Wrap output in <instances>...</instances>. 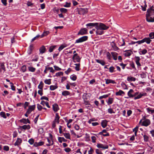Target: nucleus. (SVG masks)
I'll list each match as a JSON object with an SVG mask.
<instances>
[{
    "label": "nucleus",
    "mask_w": 154,
    "mask_h": 154,
    "mask_svg": "<svg viewBox=\"0 0 154 154\" xmlns=\"http://www.w3.org/2000/svg\"><path fill=\"white\" fill-rule=\"evenodd\" d=\"M44 85V84L43 83V82L42 81L40 82L39 85L38 86V88L41 90H42Z\"/></svg>",
    "instance_id": "72a5a7b5"
},
{
    "label": "nucleus",
    "mask_w": 154,
    "mask_h": 154,
    "mask_svg": "<svg viewBox=\"0 0 154 154\" xmlns=\"http://www.w3.org/2000/svg\"><path fill=\"white\" fill-rule=\"evenodd\" d=\"M63 75V72H57L56 73L55 75L54 76V77L55 76H60V75Z\"/></svg>",
    "instance_id": "49530a36"
},
{
    "label": "nucleus",
    "mask_w": 154,
    "mask_h": 154,
    "mask_svg": "<svg viewBox=\"0 0 154 154\" xmlns=\"http://www.w3.org/2000/svg\"><path fill=\"white\" fill-rule=\"evenodd\" d=\"M152 16L149 14H146V21L148 22H154V17L153 18L151 17Z\"/></svg>",
    "instance_id": "f03ea898"
},
{
    "label": "nucleus",
    "mask_w": 154,
    "mask_h": 154,
    "mask_svg": "<svg viewBox=\"0 0 154 154\" xmlns=\"http://www.w3.org/2000/svg\"><path fill=\"white\" fill-rule=\"evenodd\" d=\"M146 110L149 113H151L152 114L154 113V110H152V108L150 107L147 108Z\"/></svg>",
    "instance_id": "e433bc0d"
},
{
    "label": "nucleus",
    "mask_w": 154,
    "mask_h": 154,
    "mask_svg": "<svg viewBox=\"0 0 154 154\" xmlns=\"http://www.w3.org/2000/svg\"><path fill=\"white\" fill-rule=\"evenodd\" d=\"M34 49V47L33 45H31L29 47L27 53L29 54H30L32 53V51Z\"/></svg>",
    "instance_id": "f8f14e48"
},
{
    "label": "nucleus",
    "mask_w": 154,
    "mask_h": 154,
    "mask_svg": "<svg viewBox=\"0 0 154 154\" xmlns=\"http://www.w3.org/2000/svg\"><path fill=\"white\" fill-rule=\"evenodd\" d=\"M125 51L126 52L125 54V56L129 57L133 53L132 51L131 50L126 51Z\"/></svg>",
    "instance_id": "4be33fe9"
},
{
    "label": "nucleus",
    "mask_w": 154,
    "mask_h": 154,
    "mask_svg": "<svg viewBox=\"0 0 154 154\" xmlns=\"http://www.w3.org/2000/svg\"><path fill=\"white\" fill-rule=\"evenodd\" d=\"M153 6H152L150 8L147 9V14H149L151 16H154V9L152 8Z\"/></svg>",
    "instance_id": "6e6552de"
},
{
    "label": "nucleus",
    "mask_w": 154,
    "mask_h": 154,
    "mask_svg": "<svg viewBox=\"0 0 154 154\" xmlns=\"http://www.w3.org/2000/svg\"><path fill=\"white\" fill-rule=\"evenodd\" d=\"M70 79L74 81L76 80L77 76L73 74L70 76Z\"/></svg>",
    "instance_id": "37998d69"
},
{
    "label": "nucleus",
    "mask_w": 154,
    "mask_h": 154,
    "mask_svg": "<svg viewBox=\"0 0 154 154\" xmlns=\"http://www.w3.org/2000/svg\"><path fill=\"white\" fill-rule=\"evenodd\" d=\"M70 5H71L70 3H68V2H66V4L64 5L63 6L65 7H66V8L69 7H70Z\"/></svg>",
    "instance_id": "bf43d9fd"
},
{
    "label": "nucleus",
    "mask_w": 154,
    "mask_h": 154,
    "mask_svg": "<svg viewBox=\"0 0 154 154\" xmlns=\"http://www.w3.org/2000/svg\"><path fill=\"white\" fill-rule=\"evenodd\" d=\"M87 94H84L82 97V98L83 99V100L84 101H87Z\"/></svg>",
    "instance_id": "680f3d73"
},
{
    "label": "nucleus",
    "mask_w": 154,
    "mask_h": 154,
    "mask_svg": "<svg viewBox=\"0 0 154 154\" xmlns=\"http://www.w3.org/2000/svg\"><path fill=\"white\" fill-rule=\"evenodd\" d=\"M95 152L97 154H103L101 150L98 149H95Z\"/></svg>",
    "instance_id": "052dcab7"
},
{
    "label": "nucleus",
    "mask_w": 154,
    "mask_h": 154,
    "mask_svg": "<svg viewBox=\"0 0 154 154\" xmlns=\"http://www.w3.org/2000/svg\"><path fill=\"white\" fill-rule=\"evenodd\" d=\"M114 99L112 97H109L108 100H106V102L108 105H109L112 104L113 101Z\"/></svg>",
    "instance_id": "a878e982"
},
{
    "label": "nucleus",
    "mask_w": 154,
    "mask_h": 154,
    "mask_svg": "<svg viewBox=\"0 0 154 154\" xmlns=\"http://www.w3.org/2000/svg\"><path fill=\"white\" fill-rule=\"evenodd\" d=\"M98 27L100 28V29L102 30H106L109 27L106 26L104 24L102 23H99L98 25Z\"/></svg>",
    "instance_id": "7ed1b4c3"
},
{
    "label": "nucleus",
    "mask_w": 154,
    "mask_h": 154,
    "mask_svg": "<svg viewBox=\"0 0 154 154\" xmlns=\"http://www.w3.org/2000/svg\"><path fill=\"white\" fill-rule=\"evenodd\" d=\"M20 122H21L23 123L24 124H26L27 123L30 124V122L28 119H25L23 118L20 120Z\"/></svg>",
    "instance_id": "f3484780"
},
{
    "label": "nucleus",
    "mask_w": 154,
    "mask_h": 154,
    "mask_svg": "<svg viewBox=\"0 0 154 154\" xmlns=\"http://www.w3.org/2000/svg\"><path fill=\"white\" fill-rule=\"evenodd\" d=\"M0 115L2 117L5 119L6 118V116L5 112H0Z\"/></svg>",
    "instance_id": "a18cd8bd"
},
{
    "label": "nucleus",
    "mask_w": 154,
    "mask_h": 154,
    "mask_svg": "<svg viewBox=\"0 0 154 154\" xmlns=\"http://www.w3.org/2000/svg\"><path fill=\"white\" fill-rule=\"evenodd\" d=\"M115 69V68L113 66H111L109 68V71L110 72H115V71H114V69Z\"/></svg>",
    "instance_id": "603ef678"
},
{
    "label": "nucleus",
    "mask_w": 154,
    "mask_h": 154,
    "mask_svg": "<svg viewBox=\"0 0 154 154\" xmlns=\"http://www.w3.org/2000/svg\"><path fill=\"white\" fill-rule=\"evenodd\" d=\"M127 80L129 82H135L136 81V78L133 77L128 76L127 78Z\"/></svg>",
    "instance_id": "7c9ffc66"
},
{
    "label": "nucleus",
    "mask_w": 154,
    "mask_h": 154,
    "mask_svg": "<svg viewBox=\"0 0 154 154\" xmlns=\"http://www.w3.org/2000/svg\"><path fill=\"white\" fill-rule=\"evenodd\" d=\"M54 68L55 70L57 71H60L61 70V69L59 68V67L56 66H54Z\"/></svg>",
    "instance_id": "0e129e2a"
},
{
    "label": "nucleus",
    "mask_w": 154,
    "mask_h": 154,
    "mask_svg": "<svg viewBox=\"0 0 154 154\" xmlns=\"http://www.w3.org/2000/svg\"><path fill=\"white\" fill-rule=\"evenodd\" d=\"M150 121L149 119H146L143 121L141 124L142 126L147 127L150 124Z\"/></svg>",
    "instance_id": "423d86ee"
},
{
    "label": "nucleus",
    "mask_w": 154,
    "mask_h": 154,
    "mask_svg": "<svg viewBox=\"0 0 154 154\" xmlns=\"http://www.w3.org/2000/svg\"><path fill=\"white\" fill-rule=\"evenodd\" d=\"M146 73L147 72H142L140 74L141 77L142 79L146 78Z\"/></svg>",
    "instance_id": "79ce46f5"
},
{
    "label": "nucleus",
    "mask_w": 154,
    "mask_h": 154,
    "mask_svg": "<svg viewBox=\"0 0 154 154\" xmlns=\"http://www.w3.org/2000/svg\"><path fill=\"white\" fill-rule=\"evenodd\" d=\"M22 142V140L20 138H18L16 142L14 144L15 146H18Z\"/></svg>",
    "instance_id": "5701e85b"
},
{
    "label": "nucleus",
    "mask_w": 154,
    "mask_h": 154,
    "mask_svg": "<svg viewBox=\"0 0 154 154\" xmlns=\"http://www.w3.org/2000/svg\"><path fill=\"white\" fill-rule=\"evenodd\" d=\"M107 120H105L102 121L101 123V125L102 127L104 128H105L107 125Z\"/></svg>",
    "instance_id": "b1692460"
},
{
    "label": "nucleus",
    "mask_w": 154,
    "mask_h": 154,
    "mask_svg": "<svg viewBox=\"0 0 154 154\" xmlns=\"http://www.w3.org/2000/svg\"><path fill=\"white\" fill-rule=\"evenodd\" d=\"M88 12V9L87 8H80L79 12V14H82L84 15L86 14Z\"/></svg>",
    "instance_id": "20e7f679"
},
{
    "label": "nucleus",
    "mask_w": 154,
    "mask_h": 154,
    "mask_svg": "<svg viewBox=\"0 0 154 154\" xmlns=\"http://www.w3.org/2000/svg\"><path fill=\"white\" fill-rule=\"evenodd\" d=\"M35 108V105H30L29 106V108L27 110V113L30 114L32 111L34 110Z\"/></svg>",
    "instance_id": "0eeeda50"
},
{
    "label": "nucleus",
    "mask_w": 154,
    "mask_h": 154,
    "mask_svg": "<svg viewBox=\"0 0 154 154\" xmlns=\"http://www.w3.org/2000/svg\"><path fill=\"white\" fill-rule=\"evenodd\" d=\"M110 95V94H107L104 95H103V96H100L99 97V99L101 100V99H102L103 98H106L107 97H108Z\"/></svg>",
    "instance_id": "c9c22d12"
},
{
    "label": "nucleus",
    "mask_w": 154,
    "mask_h": 154,
    "mask_svg": "<svg viewBox=\"0 0 154 154\" xmlns=\"http://www.w3.org/2000/svg\"><path fill=\"white\" fill-rule=\"evenodd\" d=\"M37 109H38V110L39 111L41 110L42 109V108H43V107L42 106L38 104H37Z\"/></svg>",
    "instance_id": "4d7b16f0"
},
{
    "label": "nucleus",
    "mask_w": 154,
    "mask_h": 154,
    "mask_svg": "<svg viewBox=\"0 0 154 154\" xmlns=\"http://www.w3.org/2000/svg\"><path fill=\"white\" fill-rule=\"evenodd\" d=\"M95 61L97 63H100L102 66H104L105 64V62L103 60L95 59Z\"/></svg>",
    "instance_id": "c85d7f7f"
},
{
    "label": "nucleus",
    "mask_w": 154,
    "mask_h": 154,
    "mask_svg": "<svg viewBox=\"0 0 154 154\" xmlns=\"http://www.w3.org/2000/svg\"><path fill=\"white\" fill-rule=\"evenodd\" d=\"M144 141L145 142H147L149 140V137L146 135L144 134L143 135Z\"/></svg>",
    "instance_id": "de8ad7c7"
},
{
    "label": "nucleus",
    "mask_w": 154,
    "mask_h": 154,
    "mask_svg": "<svg viewBox=\"0 0 154 154\" xmlns=\"http://www.w3.org/2000/svg\"><path fill=\"white\" fill-rule=\"evenodd\" d=\"M96 28L97 29L96 33L97 35H101L104 32L98 27V25L97 26V27H96Z\"/></svg>",
    "instance_id": "1a4fd4ad"
},
{
    "label": "nucleus",
    "mask_w": 154,
    "mask_h": 154,
    "mask_svg": "<svg viewBox=\"0 0 154 154\" xmlns=\"http://www.w3.org/2000/svg\"><path fill=\"white\" fill-rule=\"evenodd\" d=\"M146 94H147L146 93H144L143 94L140 93L139 95L134 98V99L136 100L139 99L141 98L143 96H146Z\"/></svg>",
    "instance_id": "2eb2a0df"
},
{
    "label": "nucleus",
    "mask_w": 154,
    "mask_h": 154,
    "mask_svg": "<svg viewBox=\"0 0 154 154\" xmlns=\"http://www.w3.org/2000/svg\"><path fill=\"white\" fill-rule=\"evenodd\" d=\"M66 47V46H64L63 45H61L59 48L58 50L59 51H61L62 49H63L64 48Z\"/></svg>",
    "instance_id": "6e6d98bb"
},
{
    "label": "nucleus",
    "mask_w": 154,
    "mask_h": 154,
    "mask_svg": "<svg viewBox=\"0 0 154 154\" xmlns=\"http://www.w3.org/2000/svg\"><path fill=\"white\" fill-rule=\"evenodd\" d=\"M29 103L27 102H25L24 104V107L25 109H26L27 106H28Z\"/></svg>",
    "instance_id": "13d9d810"
},
{
    "label": "nucleus",
    "mask_w": 154,
    "mask_h": 154,
    "mask_svg": "<svg viewBox=\"0 0 154 154\" xmlns=\"http://www.w3.org/2000/svg\"><path fill=\"white\" fill-rule=\"evenodd\" d=\"M21 70L23 72H24L26 71V67L25 65H23L22 66L21 68Z\"/></svg>",
    "instance_id": "3c124183"
},
{
    "label": "nucleus",
    "mask_w": 154,
    "mask_h": 154,
    "mask_svg": "<svg viewBox=\"0 0 154 154\" xmlns=\"http://www.w3.org/2000/svg\"><path fill=\"white\" fill-rule=\"evenodd\" d=\"M60 118V117L59 116L58 114V113H56V114L55 119L54 121V122H57L58 124L59 123V119Z\"/></svg>",
    "instance_id": "393cba45"
},
{
    "label": "nucleus",
    "mask_w": 154,
    "mask_h": 154,
    "mask_svg": "<svg viewBox=\"0 0 154 154\" xmlns=\"http://www.w3.org/2000/svg\"><path fill=\"white\" fill-rule=\"evenodd\" d=\"M20 128L24 130H26V129L29 130L30 128V126L29 125H24L22 126H20Z\"/></svg>",
    "instance_id": "6ab92c4d"
},
{
    "label": "nucleus",
    "mask_w": 154,
    "mask_h": 154,
    "mask_svg": "<svg viewBox=\"0 0 154 154\" xmlns=\"http://www.w3.org/2000/svg\"><path fill=\"white\" fill-rule=\"evenodd\" d=\"M99 23H90L86 24V26L88 27L91 26L90 28H91L92 27L95 26V28L97 27V26L98 25Z\"/></svg>",
    "instance_id": "ddd939ff"
},
{
    "label": "nucleus",
    "mask_w": 154,
    "mask_h": 154,
    "mask_svg": "<svg viewBox=\"0 0 154 154\" xmlns=\"http://www.w3.org/2000/svg\"><path fill=\"white\" fill-rule=\"evenodd\" d=\"M56 45H53V46H51L49 48V51L50 52H52L53 50L55 49V48H56Z\"/></svg>",
    "instance_id": "58836bf2"
},
{
    "label": "nucleus",
    "mask_w": 154,
    "mask_h": 154,
    "mask_svg": "<svg viewBox=\"0 0 154 154\" xmlns=\"http://www.w3.org/2000/svg\"><path fill=\"white\" fill-rule=\"evenodd\" d=\"M125 92L121 90H119V91L116 93V96H121L122 94H124Z\"/></svg>",
    "instance_id": "473e14b6"
},
{
    "label": "nucleus",
    "mask_w": 154,
    "mask_h": 154,
    "mask_svg": "<svg viewBox=\"0 0 154 154\" xmlns=\"http://www.w3.org/2000/svg\"><path fill=\"white\" fill-rule=\"evenodd\" d=\"M2 3L5 6H6L7 3V0H1Z\"/></svg>",
    "instance_id": "69168bd1"
},
{
    "label": "nucleus",
    "mask_w": 154,
    "mask_h": 154,
    "mask_svg": "<svg viewBox=\"0 0 154 154\" xmlns=\"http://www.w3.org/2000/svg\"><path fill=\"white\" fill-rule=\"evenodd\" d=\"M29 70L31 72H34L35 70V68L33 67L29 66L28 67Z\"/></svg>",
    "instance_id": "ea45409f"
},
{
    "label": "nucleus",
    "mask_w": 154,
    "mask_h": 154,
    "mask_svg": "<svg viewBox=\"0 0 154 154\" xmlns=\"http://www.w3.org/2000/svg\"><path fill=\"white\" fill-rule=\"evenodd\" d=\"M46 51V49L44 46H42L39 49L40 53L43 54Z\"/></svg>",
    "instance_id": "dca6fc26"
},
{
    "label": "nucleus",
    "mask_w": 154,
    "mask_h": 154,
    "mask_svg": "<svg viewBox=\"0 0 154 154\" xmlns=\"http://www.w3.org/2000/svg\"><path fill=\"white\" fill-rule=\"evenodd\" d=\"M34 140L33 138H31L29 139L28 142L31 145L33 144L34 143Z\"/></svg>",
    "instance_id": "5fc2aeb1"
},
{
    "label": "nucleus",
    "mask_w": 154,
    "mask_h": 154,
    "mask_svg": "<svg viewBox=\"0 0 154 154\" xmlns=\"http://www.w3.org/2000/svg\"><path fill=\"white\" fill-rule=\"evenodd\" d=\"M87 30L85 28H83L81 29L79 32L78 33V35H83L87 34Z\"/></svg>",
    "instance_id": "39448f33"
},
{
    "label": "nucleus",
    "mask_w": 154,
    "mask_h": 154,
    "mask_svg": "<svg viewBox=\"0 0 154 154\" xmlns=\"http://www.w3.org/2000/svg\"><path fill=\"white\" fill-rule=\"evenodd\" d=\"M143 40L144 41L143 43L144 42H146V43L147 44H149L152 41L150 39V38L149 37L148 38H145L143 39Z\"/></svg>",
    "instance_id": "cd10ccee"
},
{
    "label": "nucleus",
    "mask_w": 154,
    "mask_h": 154,
    "mask_svg": "<svg viewBox=\"0 0 154 154\" xmlns=\"http://www.w3.org/2000/svg\"><path fill=\"white\" fill-rule=\"evenodd\" d=\"M88 38L87 36H83L76 40L75 43H81L87 41Z\"/></svg>",
    "instance_id": "f257e3e1"
},
{
    "label": "nucleus",
    "mask_w": 154,
    "mask_h": 154,
    "mask_svg": "<svg viewBox=\"0 0 154 154\" xmlns=\"http://www.w3.org/2000/svg\"><path fill=\"white\" fill-rule=\"evenodd\" d=\"M63 134L66 138L69 139H70V134L69 133H63Z\"/></svg>",
    "instance_id": "f704fd0d"
},
{
    "label": "nucleus",
    "mask_w": 154,
    "mask_h": 154,
    "mask_svg": "<svg viewBox=\"0 0 154 154\" xmlns=\"http://www.w3.org/2000/svg\"><path fill=\"white\" fill-rule=\"evenodd\" d=\"M94 152V149L91 147L90 149L88 151V154H92Z\"/></svg>",
    "instance_id": "8fccbe9b"
},
{
    "label": "nucleus",
    "mask_w": 154,
    "mask_h": 154,
    "mask_svg": "<svg viewBox=\"0 0 154 154\" xmlns=\"http://www.w3.org/2000/svg\"><path fill=\"white\" fill-rule=\"evenodd\" d=\"M106 80V83L107 84H109L110 83H111L113 84H116V82L115 81L111 80L109 79H105Z\"/></svg>",
    "instance_id": "a211bd4d"
},
{
    "label": "nucleus",
    "mask_w": 154,
    "mask_h": 154,
    "mask_svg": "<svg viewBox=\"0 0 154 154\" xmlns=\"http://www.w3.org/2000/svg\"><path fill=\"white\" fill-rule=\"evenodd\" d=\"M70 92L67 91H63L62 93V95L63 96H66L67 95H69L70 94Z\"/></svg>",
    "instance_id": "2f4dec72"
},
{
    "label": "nucleus",
    "mask_w": 154,
    "mask_h": 154,
    "mask_svg": "<svg viewBox=\"0 0 154 154\" xmlns=\"http://www.w3.org/2000/svg\"><path fill=\"white\" fill-rule=\"evenodd\" d=\"M75 59L76 60V61L78 62H80L81 58L79 57V56H77L75 58Z\"/></svg>",
    "instance_id": "774afa93"
},
{
    "label": "nucleus",
    "mask_w": 154,
    "mask_h": 154,
    "mask_svg": "<svg viewBox=\"0 0 154 154\" xmlns=\"http://www.w3.org/2000/svg\"><path fill=\"white\" fill-rule=\"evenodd\" d=\"M52 108L53 111L55 112H57L59 109V108L57 103H55L52 105Z\"/></svg>",
    "instance_id": "9d476101"
},
{
    "label": "nucleus",
    "mask_w": 154,
    "mask_h": 154,
    "mask_svg": "<svg viewBox=\"0 0 154 154\" xmlns=\"http://www.w3.org/2000/svg\"><path fill=\"white\" fill-rule=\"evenodd\" d=\"M112 47L114 51H116L119 49V48L116 46V44L114 42H112L111 44Z\"/></svg>",
    "instance_id": "412c9836"
},
{
    "label": "nucleus",
    "mask_w": 154,
    "mask_h": 154,
    "mask_svg": "<svg viewBox=\"0 0 154 154\" xmlns=\"http://www.w3.org/2000/svg\"><path fill=\"white\" fill-rule=\"evenodd\" d=\"M60 10L61 13H66L67 12L66 9L62 8L60 9Z\"/></svg>",
    "instance_id": "a19ab883"
},
{
    "label": "nucleus",
    "mask_w": 154,
    "mask_h": 154,
    "mask_svg": "<svg viewBox=\"0 0 154 154\" xmlns=\"http://www.w3.org/2000/svg\"><path fill=\"white\" fill-rule=\"evenodd\" d=\"M64 150L66 152H69L71 151V149L70 148L67 147L65 148Z\"/></svg>",
    "instance_id": "338daca9"
},
{
    "label": "nucleus",
    "mask_w": 154,
    "mask_h": 154,
    "mask_svg": "<svg viewBox=\"0 0 154 154\" xmlns=\"http://www.w3.org/2000/svg\"><path fill=\"white\" fill-rule=\"evenodd\" d=\"M147 50L146 49H144L143 50L141 51V53H140V52L139 54L140 55H141V54L144 55L147 53Z\"/></svg>",
    "instance_id": "09e8293b"
},
{
    "label": "nucleus",
    "mask_w": 154,
    "mask_h": 154,
    "mask_svg": "<svg viewBox=\"0 0 154 154\" xmlns=\"http://www.w3.org/2000/svg\"><path fill=\"white\" fill-rule=\"evenodd\" d=\"M58 88V86L57 85H51L50 86V89L51 91H53Z\"/></svg>",
    "instance_id": "4c0bfd02"
},
{
    "label": "nucleus",
    "mask_w": 154,
    "mask_h": 154,
    "mask_svg": "<svg viewBox=\"0 0 154 154\" xmlns=\"http://www.w3.org/2000/svg\"><path fill=\"white\" fill-rule=\"evenodd\" d=\"M98 148H100L103 149H107L108 148V146L107 145H104L101 143H98L97 145Z\"/></svg>",
    "instance_id": "9b49d317"
},
{
    "label": "nucleus",
    "mask_w": 154,
    "mask_h": 154,
    "mask_svg": "<svg viewBox=\"0 0 154 154\" xmlns=\"http://www.w3.org/2000/svg\"><path fill=\"white\" fill-rule=\"evenodd\" d=\"M134 91L133 89H131L130 90L128 91V96L129 97V98H132L134 97V95L133 94Z\"/></svg>",
    "instance_id": "aec40b11"
},
{
    "label": "nucleus",
    "mask_w": 154,
    "mask_h": 154,
    "mask_svg": "<svg viewBox=\"0 0 154 154\" xmlns=\"http://www.w3.org/2000/svg\"><path fill=\"white\" fill-rule=\"evenodd\" d=\"M51 79H46L44 81V82L47 84L50 85L51 83Z\"/></svg>",
    "instance_id": "c03bdc74"
},
{
    "label": "nucleus",
    "mask_w": 154,
    "mask_h": 154,
    "mask_svg": "<svg viewBox=\"0 0 154 154\" xmlns=\"http://www.w3.org/2000/svg\"><path fill=\"white\" fill-rule=\"evenodd\" d=\"M58 139L59 142L60 143H62V141L66 142L67 141L63 137H58Z\"/></svg>",
    "instance_id": "c756f323"
},
{
    "label": "nucleus",
    "mask_w": 154,
    "mask_h": 154,
    "mask_svg": "<svg viewBox=\"0 0 154 154\" xmlns=\"http://www.w3.org/2000/svg\"><path fill=\"white\" fill-rule=\"evenodd\" d=\"M111 54L113 57V59L115 60H117L118 54L115 52H112Z\"/></svg>",
    "instance_id": "bb28decb"
},
{
    "label": "nucleus",
    "mask_w": 154,
    "mask_h": 154,
    "mask_svg": "<svg viewBox=\"0 0 154 154\" xmlns=\"http://www.w3.org/2000/svg\"><path fill=\"white\" fill-rule=\"evenodd\" d=\"M2 70H3V72H4L5 71L6 69L4 64V63H0V73L2 72Z\"/></svg>",
    "instance_id": "4468645a"
},
{
    "label": "nucleus",
    "mask_w": 154,
    "mask_h": 154,
    "mask_svg": "<svg viewBox=\"0 0 154 154\" xmlns=\"http://www.w3.org/2000/svg\"><path fill=\"white\" fill-rule=\"evenodd\" d=\"M149 36L151 39L154 38V32L150 33Z\"/></svg>",
    "instance_id": "864d4df0"
},
{
    "label": "nucleus",
    "mask_w": 154,
    "mask_h": 154,
    "mask_svg": "<svg viewBox=\"0 0 154 154\" xmlns=\"http://www.w3.org/2000/svg\"><path fill=\"white\" fill-rule=\"evenodd\" d=\"M108 112L110 114L113 113H114L115 112L113 111V109L111 108H109L108 109Z\"/></svg>",
    "instance_id": "e2e57ef3"
}]
</instances>
